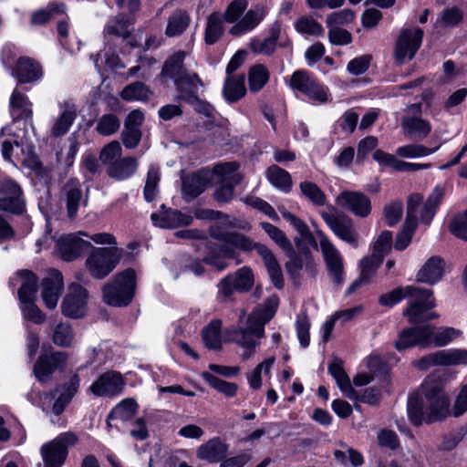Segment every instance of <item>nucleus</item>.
<instances>
[{"instance_id": "obj_38", "label": "nucleus", "mask_w": 467, "mask_h": 467, "mask_svg": "<svg viewBox=\"0 0 467 467\" xmlns=\"http://www.w3.org/2000/svg\"><path fill=\"white\" fill-rule=\"evenodd\" d=\"M223 93L225 99L230 103L241 99L246 93L244 76H227Z\"/></svg>"}, {"instance_id": "obj_49", "label": "nucleus", "mask_w": 467, "mask_h": 467, "mask_svg": "<svg viewBox=\"0 0 467 467\" xmlns=\"http://www.w3.org/2000/svg\"><path fill=\"white\" fill-rule=\"evenodd\" d=\"M299 189L301 193L314 205L322 206L326 204V194L316 183L308 181L302 182L299 184Z\"/></svg>"}, {"instance_id": "obj_61", "label": "nucleus", "mask_w": 467, "mask_h": 467, "mask_svg": "<svg viewBox=\"0 0 467 467\" xmlns=\"http://www.w3.org/2000/svg\"><path fill=\"white\" fill-rule=\"evenodd\" d=\"M383 259L372 254L370 256L364 257L360 262V276L369 282L377 268L382 263Z\"/></svg>"}, {"instance_id": "obj_58", "label": "nucleus", "mask_w": 467, "mask_h": 467, "mask_svg": "<svg viewBox=\"0 0 467 467\" xmlns=\"http://www.w3.org/2000/svg\"><path fill=\"white\" fill-rule=\"evenodd\" d=\"M0 211L19 215L25 212V202L21 196H3L0 198Z\"/></svg>"}, {"instance_id": "obj_63", "label": "nucleus", "mask_w": 467, "mask_h": 467, "mask_svg": "<svg viewBox=\"0 0 467 467\" xmlns=\"http://www.w3.org/2000/svg\"><path fill=\"white\" fill-rule=\"evenodd\" d=\"M355 13L348 8L331 13L327 16L326 23L328 27L344 26L354 20Z\"/></svg>"}, {"instance_id": "obj_3", "label": "nucleus", "mask_w": 467, "mask_h": 467, "mask_svg": "<svg viewBox=\"0 0 467 467\" xmlns=\"http://www.w3.org/2000/svg\"><path fill=\"white\" fill-rule=\"evenodd\" d=\"M210 234L214 239L227 244H231L243 252L250 253L254 250L256 251L264 262L273 285L278 289L284 287V277L280 265L272 251L266 245L254 242L250 237L243 234L235 232H222L214 226L210 228Z\"/></svg>"}, {"instance_id": "obj_17", "label": "nucleus", "mask_w": 467, "mask_h": 467, "mask_svg": "<svg viewBox=\"0 0 467 467\" xmlns=\"http://www.w3.org/2000/svg\"><path fill=\"white\" fill-rule=\"evenodd\" d=\"M285 254L289 258L285 263V268L292 278H296L303 269L310 275H315L316 265L311 251L306 245H301V241L297 242V251H295L292 245L290 251H285Z\"/></svg>"}, {"instance_id": "obj_9", "label": "nucleus", "mask_w": 467, "mask_h": 467, "mask_svg": "<svg viewBox=\"0 0 467 467\" xmlns=\"http://www.w3.org/2000/svg\"><path fill=\"white\" fill-rule=\"evenodd\" d=\"M412 366L419 370H427L435 366L467 365L466 349L437 350L412 361Z\"/></svg>"}, {"instance_id": "obj_51", "label": "nucleus", "mask_w": 467, "mask_h": 467, "mask_svg": "<svg viewBox=\"0 0 467 467\" xmlns=\"http://www.w3.org/2000/svg\"><path fill=\"white\" fill-rule=\"evenodd\" d=\"M65 12L66 5L64 4H53L48 9H40L34 12L30 22L33 26H42L47 24L54 15L64 14Z\"/></svg>"}, {"instance_id": "obj_40", "label": "nucleus", "mask_w": 467, "mask_h": 467, "mask_svg": "<svg viewBox=\"0 0 467 467\" xmlns=\"http://www.w3.org/2000/svg\"><path fill=\"white\" fill-rule=\"evenodd\" d=\"M445 195V189L441 186H436L428 197L421 212L420 221L425 224H430L436 210Z\"/></svg>"}, {"instance_id": "obj_6", "label": "nucleus", "mask_w": 467, "mask_h": 467, "mask_svg": "<svg viewBox=\"0 0 467 467\" xmlns=\"http://www.w3.org/2000/svg\"><path fill=\"white\" fill-rule=\"evenodd\" d=\"M92 251L88 256L85 265L92 277L103 279L108 276L118 265L122 250L116 246L109 248L91 247Z\"/></svg>"}, {"instance_id": "obj_8", "label": "nucleus", "mask_w": 467, "mask_h": 467, "mask_svg": "<svg viewBox=\"0 0 467 467\" xmlns=\"http://www.w3.org/2000/svg\"><path fill=\"white\" fill-rule=\"evenodd\" d=\"M78 436L71 432H64L56 439L44 444L41 454L45 467H60L67 455V448L78 443Z\"/></svg>"}, {"instance_id": "obj_50", "label": "nucleus", "mask_w": 467, "mask_h": 467, "mask_svg": "<svg viewBox=\"0 0 467 467\" xmlns=\"http://www.w3.org/2000/svg\"><path fill=\"white\" fill-rule=\"evenodd\" d=\"M138 404L133 399H126L119 402L110 412L108 420L119 419L123 421L130 420L136 413Z\"/></svg>"}, {"instance_id": "obj_53", "label": "nucleus", "mask_w": 467, "mask_h": 467, "mask_svg": "<svg viewBox=\"0 0 467 467\" xmlns=\"http://www.w3.org/2000/svg\"><path fill=\"white\" fill-rule=\"evenodd\" d=\"M119 127V119L116 115L109 113L104 114L98 119L96 130L102 136H110L116 133Z\"/></svg>"}, {"instance_id": "obj_45", "label": "nucleus", "mask_w": 467, "mask_h": 467, "mask_svg": "<svg viewBox=\"0 0 467 467\" xmlns=\"http://www.w3.org/2000/svg\"><path fill=\"white\" fill-rule=\"evenodd\" d=\"M130 23L128 19L121 15L115 16L110 19L104 28L105 36H114L127 39L130 37Z\"/></svg>"}, {"instance_id": "obj_52", "label": "nucleus", "mask_w": 467, "mask_h": 467, "mask_svg": "<svg viewBox=\"0 0 467 467\" xmlns=\"http://www.w3.org/2000/svg\"><path fill=\"white\" fill-rule=\"evenodd\" d=\"M296 30L300 34H306L314 36H321L324 28L320 23L311 16H302L295 24Z\"/></svg>"}, {"instance_id": "obj_27", "label": "nucleus", "mask_w": 467, "mask_h": 467, "mask_svg": "<svg viewBox=\"0 0 467 467\" xmlns=\"http://www.w3.org/2000/svg\"><path fill=\"white\" fill-rule=\"evenodd\" d=\"M90 247L92 244L78 234H68L61 237L58 241L59 253L65 261L77 259L84 250Z\"/></svg>"}, {"instance_id": "obj_18", "label": "nucleus", "mask_w": 467, "mask_h": 467, "mask_svg": "<svg viewBox=\"0 0 467 467\" xmlns=\"http://www.w3.org/2000/svg\"><path fill=\"white\" fill-rule=\"evenodd\" d=\"M335 202L358 217L365 218L371 212L369 198L360 192L344 191L337 196Z\"/></svg>"}, {"instance_id": "obj_20", "label": "nucleus", "mask_w": 467, "mask_h": 467, "mask_svg": "<svg viewBox=\"0 0 467 467\" xmlns=\"http://www.w3.org/2000/svg\"><path fill=\"white\" fill-rule=\"evenodd\" d=\"M87 290L78 284H72L62 301L61 310L64 316L71 318L82 317L86 312Z\"/></svg>"}, {"instance_id": "obj_5", "label": "nucleus", "mask_w": 467, "mask_h": 467, "mask_svg": "<svg viewBox=\"0 0 467 467\" xmlns=\"http://www.w3.org/2000/svg\"><path fill=\"white\" fill-rule=\"evenodd\" d=\"M136 273L128 268L115 275L102 288L103 299L108 305L121 307L130 305L135 296Z\"/></svg>"}, {"instance_id": "obj_41", "label": "nucleus", "mask_w": 467, "mask_h": 467, "mask_svg": "<svg viewBox=\"0 0 467 467\" xmlns=\"http://www.w3.org/2000/svg\"><path fill=\"white\" fill-rule=\"evenodd\" d=\"M223 323L220 319L212 320L202 330V337L204 345L211 349H219L222 347V330Z\"/></svg>"}, {"instance_id": "obj_11", "label": "nucleus", "mask_w": 467, "mask_h": 467, "mask_svg": "<svg viewBox=\"0 0 467 467\" xmlns=\"http://www.w3.org/2000/svg\"><path fill=\"white\" fill-rule=\"evenodd\" d=\"M321 217L334 234L340 240L348 244L353 248L358 247L359 234L350 217L346 214H335L327 212H322Z\"/></svg>"}, {"instance_id": "obj_33", "label": "nucleus", "mask_w": 467, "mask_h": 467, "mask_svg": "<svg viewBox=\"0 0 467 467\" xmlns=\"http://www.w3.org/2000/svg\"><path fill=\"white\" fill-rule=\"evenodd\" d=\"M42 75L40 66L31 58L21 57L13 71V76L20 82L27 83L38 79Z\"/></svg>"}, {"instance_id": "obj_47", "label": "nucleus", "mask_w": 467, "mask_h": 467, "mask_svg": "<svg viewBox=\"0 0 467 467\" xmlns=\"http://www.w3.org/2000/svg\"><path fill=\"white\" fill-rule=\"evenodd\" d=\"M269 79V71L265 66L257 64L252 67L248 74L249 88L251 92L262 89Z\"/></svg>"}, {"instance_id": "obj_59", "label": "nucleus", "mask_w": 467, "mask_h": 467, "mask_svg": "<svg viewBox=\"0 0 467 467\" xmlns=\"http://www.w3.org/2000/svg\"><path fill=\"white\" fill-rule=\"evenodd\" d=\"M315 80L306 71L296 70L291 76L290 86L305 94Z\"/></svg>"}, {"instance_id": "obj_54", "label": "nucleus", "mask_w": 467, "mask_h": 467, "mask_svg": "<svg viewBox=\"0 0 467 467\" xmlns=\"http://www.w3.org/2000/svg\"><path fill=\"white\" fill-rule=\"evenodd\" d=\"M261 227L285 252L290 251L292 244L282 230L269 223H262Z\"/></svg>"}, {"instance_id": "obj_57", "label": "nucleus", "mask_w": 467, "mask_h": 467, "mask_svg": "<svg viewBox=\"0 0 467 467\" xmlns=\"http://www.w3.org/2000/svg\"><path fill=\"white\" fill-rule=\"evenodd\" d=\"M247 5L246 0H234L231 2L223 13V20L229 24H236L247 8Z\"/></svg>"}, {"instance_id": "obj_56", "label": "nucleus", "mask_w": 467, "mask_h": 467, "mask_svg": "<svg viewBox=\"0 0 467 467\" xmlns=\"http://www.w3.org/2000/svg\"><path fill=\"white\" fill-rule=\"evenodd\" d=\"M437 150L438 148L430 149L420 144H409L399 147L396 153L402 158H418L430 155Z\"/></svg>"}, {"instance_id": "obj_19", "label": "nucleus", "mask_w": 467, "mask_h": 467, "mask_svg": "<svg viewBox=\"0 0 467 467\" xmlns=\"http://www.w3.org/2000/svg\"><path fill=\"white\" fill-rule=\"evenodd\" d=\"M125 385V379L120 373L107 371L91 384L89 389L97 397H113L120 394Z\"/></svg>"}, {"instance_id": "obj_35", "label": "nucleus", "mask_w": 467, "mask_h": 467, "mask_svg": "<svg viewBox=\"0 0 467 467\" xmlns=\"http://www.w3.org/2000/svg\"><path fill=\"white\" fill-rule=\"evenodd\" d=\"M189 13L184 9H176L167 20L165 35L168 37H175L182 35L190 26Z\"/></svg>"}, {"instance_id": "obj_24", "label": "nucleus", "mask_w": 467, "mask_h": 467, "mask_svg": "<svg viewBox=\"0 0 467 467\" xmlns=\"http://www.w3.org/2000/svg\"><path fill=\"white\" fill-rule=\"evenodd\" d=\"M66 204L67 215L70 220L77 217L80 206H85L88 200L83 197L82 190L78 182L70 181L65 184L62 190Z\"/></svg>"}, {"instance_id": "obj_62", "label": "nucleus", "mask_w": 467, "mask_h": 467, "mask_svg": "<svg viewBox=\"0 0 467 467\" xmlns=\"http://www.w3.org/2000/svg\"><path fill=\"white\" fill-rule=\"evenodd\" d=\"M449 230L456 237L467 241V210L452 218Z\"/></svg>"}, {"instance_id": "obj_12", "label": "nucleus", "mask_w": 467, "mask_h": 467, "mask_svg": "<svg viewBox=\"0 0 467 467\" xmlns=\"http://www.w3.org/2000/svg\"><path fill=\"white\" fill-rule=\"evenodd\" d=\"M320 250L332 282L339 286L344 282L343 258L327 235L318 233Z\"/></svg>"}, {"instance_id": "obj_15", "label": "nucleus", "mask_w": 467, "mask_h": 467, "mask_svg": "<svg viewBox=\"0 0 467 467\" xmlns=\"http://www.w3.org/2000/svg\"><path fill=\"white\" fill-rule=\"evenodd\" d=\"M431 325H421L401 329L394 342L397 350L417 347L426 349L431 347Z\"/></svg>"}, {"instance_id": "obj_60", "label": "nucleus", "mask_w": 467, "mask_h": 467, "mask_svg": "<svg viewBox=\"0 0 467 467\" xmlns=\"http://www.w3.org/2000/svg\"><path fill=\"white\" fill-rule=\"evenodd\" d=\"M384 219L389 226L397 224L403 214V204L400 201H394L387 204L383 210Z\"/></svg>"}, {"instance_id": "obj_34", "label": "nucleus", "mask_w": 467, "mask_h": 467, "mask_svg": "<svg viewBox=\"0 0 467 467\" xmlns=\"http://www.w3.org/2000/svg\"><path fill=\"white\" fill-rule=\"evenodd\" d=\"M138 169V160L134 157H124L115 161L107 169L109 177L116 180H126L131 177Z\"/></svg>"}, {"instance_id": "obj_48", "label": "nucleus", "mask_w": 467, "mask_h": 467, "mask_svg": "<svg viewBox=\"0 0 467 467\" xmlns=\"http://www.w3.org/2000/svg\"><path fill=\"white\" fill-rule=\"evenodd\" d=\"M202 377L212 388L228 398L234 397L237 392L238 386L234 382L224 381L205 371L202 373Z\"/></svg>"}, {"instance_id": "obj_64", "label": "nucleus", "mask_w": 467, "mask_h": 467, "mask_svg": "<svg viewBox=\"0 0 467 467\" xmlns=\"http://www.w3.org/2000/svg\"><path fill=\"white\" fill-rule=\"evenodd\" d=\"M462 19V13L457 7L444 9L437 19V25L440 26H454Z\"/></svg>"}, {"instance_id": "obj_30", "label": "nucleus", "mask_w": 467, "mask_h": 467, "mask_svg": "<svg viewBox=\"0 0 467 467\" xmlns=\"http://www.w3.org/2000/svg\"><path fill=\"white\" fill-rule=\"evenodd\" d=\"M227 450L228 445L220 438L214 437L197 449L196 456L209 462H218L226 456Z\"/></svg>"}, {"instance_id": "obj_10", "label": "nucleus", "mask_w": 467, "mask_h": 467, "mask_svg": "<svg viewBox=\"0 0 467 467\" xmlns=\"http://www.w3.org/2000/svg\"><path fill=\"white\" fill-rule=\"evenodd\" d=\"M239 164L236 162H225L213 168V172L218 175L223 184L214 192V199L218 202H228L234 197V188L242 181V175L237 172Z\"/></svg>"}, {"instance_id": "obj_14", "label": "nucleus", "mask_w": 467, "mask_h": 467, "mask_svg": "<svg viewBox=\"0 0 467 467\" xmlns=\"http://www.w3.org/2000/svg\"><path fill=\"white\" fill-rule=\"evenodd\" d=\"M423 30L420 27L402 29L397 38L394 57L398 64L411 60L421 46Z\"/></svg>"}, {"instance_id": "obj_25", "label": "nucleus", "mask_w": 467, "mask_h": 467, "mask_svg": "<svg viewBox=\"0 0 467 467\" xmlns=\"http://www.w3.org/2000/svg\"><path fill=\"white\" fill-rule=\"evenodd\" d=\"M180 92L179 99L190 104L199 101L198 91L202 87V82L195 73H186L174 82Z\"/></svg>"}, {"instance_id": "obj_37", "label": "nucleus", "mask_w": 467, "mask_h": 467, "mask_svg": "<svg viewBox=\"0 0 467 467\" xmlns=\"http://www.w3.org/2000/svg\"><path fill=\"white\" fill-rule=\"evenodd\" d=\"M31 102L22 92L15 89L10 98V112L14 119H30L33 111Z\"/></svg>"}, {"instance_id": "obj_1", "label": "nucleus", "mask_w": 467, "mask_h": 467, "mask_svg": "<svg viewBox=\"0 0 467 467\" xmlns=\"http://www.w3.org/2000/svg\"><path fill=\"white\" fill-rule=\"evenodd\" d=\"M279 305L276 296L268 297L262 306H257L247 317L245 311L240 310L238 327L226 330L229 341L245 348L242 355L246 360L253 355V349L259 344V339L265 336V325L275 316Z\"/></svg>"}, {"instance_id": "obj_46", "label": "nucleus", "mask_w": 467, "mask_h": 467, "mask_svg": "<svg viewBox=\"0 0 467 467\" xmlns=\"http://www.w3.org/2000/svg\"><path fill=\"white\" fill-rule=\"evenodd\" d=\"M51 338L53 343L58 347H69L74 338V333L70 324L67 322L56 324L52 329Z\"/></svg>"}, {"instance_id": "obj_21", "label": "nucleus", "mask_w": 467, "mask_h": 467, "mask_svg": "<svg viewBox=\"0 0 467 467\" xmlns=\"http://www.w3.org/2000/svg\"><path fill=\"white\" fill-rule=\"evenodd\" d=\"M62 289V274L55 269L49 270L41 284V298L47 308L54 309L57 306Z\"/></svg>"}, {"instance_id": "obj_2", "label": "nucleus", "mask_w": 467, "mask_h": 467, "mask_svg": "<svg viewBox=\"0 0 467 467\" xmlns=\"http://www.w3.org/2000/svg\"><path fill=\"white\" fill-rule=\"evenodd\" d=\"M448 411L449 400L441 383L430 377L421 384L420 391L408 400V417L415 426L441 420Z\"/></svg>"}, {"instance_id": "obj_39", "label": "nucleus", "mask_w": 467, "mask_h": 467, "mask_svg": "<svg viewBox=\"0 0 467 467\" xmlns=\"http://www.w3.org/2000/svg\"><path fill=\"white\" fill-rule=\"evenodd\" d=\"M462 332L452 327H439L431 326V347L436 348L445 347L451 344L455 339L461 337Z\"/></svg>"}, {"instance_id": "obj_26", "label": "nucleus", "mask_w": 467, "mask_h": 467, "mask_svg": "<svg viewBox=\"0 0 467 467\" xmlns=\"http://www.w3.org/2000/svg\"><path fill=\"white\" fill-rule=\"evenodd\" d=\"M445 270V262L440 256H431L417 274V281L433 285L441 280Z\"/></svg>"}, {"instance_id": "obj_22", "label": "nucleus", "mask_w": 467, "mask_h": 467, "mask_svg": "<svg viewBox=\"0 0 467 467\" xmlns=\"http://www.w3.org/2000/svg\"><path fill=\"white\" fill-rule=\"evenodd\" d=\"M267 13L268 9L265 5H254L230 28L229 33L232 36H238L253 30L265 19Z\"/></svg>"}, {"instance_id": "obj_23", "label": "nucleus", "mask_w": 467, "mask_h": 467, "mask_svg": "<svg viewBox=\"0 0 467 467\" xmlns=\"http://www.w3.org/2000/svg\"><path fill=\"white\" fill-rule=\"evenodd\" d=\"M209 182V173L204 171H199L184 177L182 185L183 200L187 202H192L204 192Z\"/></svg>"}, {"instance_id": "obj_31", "label": "nucleus", "mask_w": 467, "mask_h": 467, "mask_svg": "<svg viewBox=\"0 0 467 467\" xmlns=\"http://www.w3.org/2000/svg\"><path fill=\"white\" fill-rule=\"evenodd\" d=\"M17 283H20L18 298L20 303L36 301L37 291V278L30 271L22 270L17 273Z\"/></svg>"}, {"instance_id": "obj_4", "label": "nucleus", "mask_w": 467, "mask_h": 467, "mask_svg": "<svg viewBox=\"0 0 467 467\" xmlns=\"http://www.w3.org/2000/svg\"><path fill=\"white\" fill-rule=\"evenodd\" d=\"M408 306L403 310L408 322L413 325L439 318V314L431 311L436 306L433 292L417 286H408Z\"/></svg>"}, {"instance_id": "obj_16", "label": "nucleus", "mask_w": 467, "mask_h": 467, "mask_svg": "<svg viewBox=\"0 0 467 467\" xmlns=\"http://www.w3.org/2000/svg\"><path fill=\"white\" fill-rule=\"evenodd\" d=\"M67 354L63 351H50L42 353L33 366V372L36 379L46 383L51 379L53 373L66 366Z\"/></svg>"}, {"instance_id": "obj_55", "label": "nucleus", "mask_w": 467, "mask_h": 467, "mask_svg": "<svg viewBox=\"0 0 467 467\" xmlns=\"http://www.w3.org/2000/svg\"><path fill=\"white\" fill-rule=\"evenodd\" d=\"M160 182V172L158 169L150 167L147 173L144 186V199L147 202H152L158 193V183Z\"/></svg>"}, {"instance_id": "obj_32", "label": "nucleus", "mask_w": 467, "mask_h": 467, "mask_svg": "<svg viewBox=\"0 0 467 467\" xmlns=\"http://www.w3.org/2000/svg\"><path fill=\"white\" fill-rule=\"evenodd\" d=\"M62 112L55 120L51 135L54 137H60L65 135L77 118V108L74 104L64 102L60 105Z\"/></svg>"}, {"instance_id": "obj_43", "label": "nucleus", "mask_w": 467, "mask_h": 467, "mask_svg": "<svg viewBox=\"0 0 467 467\" xmlns=\"http://www.w3.org/2000/svg\"><path fill=\"white\" fill-rule=\"evenodd\" d=\"M223 33V17L220 13H212L207 17V23L205 27V42L208 45L216 43Z\"/></svg>"}, {"instance_id": "obj_13", "label": "nucleus", "mask_w": 467, "mask_h": 467, "mask_svg": "<svg viewBox=\"0 0 467 467\" xmlns=\"http://www.w3.org/2000/svg\"><path fill=\"white\" fill-rule=\"evenodd\" d=\"M407 112L411 116H403L401 119V127L403 134L406 138L421 141L425 140L431 131V123L419 117L421 113V106L420 103L411 104L407 108Z\"/></svg>"}, {"instance_id": "obj_36", "label": "nucleus", "mask_w": 467, "mask_h": 467, "mask_svg": "<svg viewBox=\"0 0 467 467\" xmlns=\"http://www.w3.org/2000/svg\"><path fill=\"white\" fill-rule=\"evenodd\" d=\"M185 56L184 51H177L169 57L163 65L161 75L171 78L175 82L188 73L183 65Z\"/></svg>"}, {"instance_id": "obj_44", "label": "nucleus", "mask_w": 467, "mask_h": 467, "mask_svg": "<svg viewBox=\"0 0 467 467\" xmlns=\"http://www.w3.org/2000/svg\"><path fill=\"white\" fill-rule=\"evenodd\" d=\"M152 95V91L142 82L136 81L126 86L120 97L125 100L147 101Z\"/></svg>"}, {"instance_id": "obj_42", "label": "nucleus", "mask_w": 467, "mask_h": 467, "mask_svg": "<svg viewBox=\"0 0 467 467\" xmlns=\"http://www.w3.org/2000/svg\"><path fill=\"white\" fill-rule=\"evenodd\" d=\"M266 176L270 183L275 188L289 192L292 188V179L290 174L276 165L267 169Z\"/></svg>"}, {"instance_id": "obj_29", "label": "nucleus", "mask_w": 467, "mask_h": 467, "mask_svg": "<svg viewBox=\"0 0 467 467\" xmlns=\"http://www.w3.org/2000/svg\"><path fill=\"white\" fill-rule=\"evenodd\" d=\"M154 225L161 228H177L188 226L192 223L193 217L190 214L182 213L177 210H169L161 214L152 213L150 216Z\"/></svg>"}, {"instance_id": "obj_7", "label": "nucleus", "mask_w": 467, "mask_h": 467, "mask_svg": "<svg viewBox=\"0 0 467 467\" xmlns=\"http://www.w3.org/2000/svg\"><path fill=\"white\" fill-rule=\"evenodd\" d=\"M254 285V275L249 266H243L234 274L224 276L217 285V298L225 303L234 295V291L248 292Z\"/></svg>"}, {"instance_id": "obj_28", "label": "nucleus", "mask_w": 467, "mask_h": 467, "mask_svg": "<svg viewBox=\"0 0 467 467\" xmlns=\"http://www.w3.org/2000/svg\"><path fill=\"white\" fill-rule=\"evenodd\" d=\"M282 27L279 22L273 23L269 27V36L263 40L251 39L249 48L256 54L271 56L275 53L277 42L281 36Z\"/></svg>"}]
</instances>
